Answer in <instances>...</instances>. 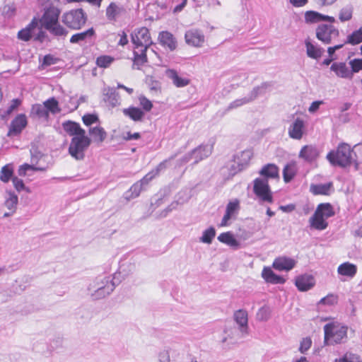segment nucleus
I'll use <instances>...</instances> for the list:
<instances>
[{
    "instance_id": "37998d69",
    "label": "nucleus",
    "mask_w": 362,
    "mask_h": 362,
    "mask_svg": "<svg viewBox=\"0 0 362 362\" xmlns=\"http://www.w3.org/2000/svg\"><path fill=\"white\" fill-rule=\"evenodd\" d=\"M336 362H362V359L359 355L348 352L341 358L336 360Z\"/></svg>"
},
{
    "instance_id": "e433bc0d",
    "label": "nucleus",
    "mask_w": 362,
    "mask_h": 362,
    "mask_svg": "<svg viewBox=\"0 0 362 362\" xmlns=\"http://www.w3.org/2000/svg\"><path fill=\"white\" fill-rule=\"evenodd\" d=\"M115 61V58L109 55H101L97 57L96 64L100 68H107Z\"/></svg>"
},
{
    "instance_id": "423d86ee",
    "label": "nucleus",
    "mask_w": 362,
    "mask_h": 362,
    "mask_svg": "<svg viewBox=\"0 0 362 362\" xmlns=\"http://www.w3.org/2000/svg\"><path fill=\"white\" fill-rule=\"evenodd\" d=\"M334 18L318 13V40L329 43L333 37L339 35V31L332 25Z\"/></svg>"
},
{
    "instance_id": "a19ab883",
    "label": "nucleus",
    "mask_w": 362,
    "mask_h": 362,
    "mask_svg": "<svg viewBox=\"0 0 362 362\" xmlns=\"http://www.w3.org/2000/svg\"><path fill=\"white\" fill-rule=\"evenodd\" d=\"M339 297L337 294L329 293L325 297L322 298L318 303L325 305H334L338 303Z\"/></svg>"
},
{
    "instance_id": "b1692460",
    "label": "nucleus",
    "mask_w": 362,
    "mask_h": 362,
    "mask_svg": "<svg viewBox=\"0 0 362 362\" xmlns=\"http://www.w3.org/2000/svg\"><path fill=\"white\" fill-rule=\"evenodd\" d=\"M279 170L276 165L273 163H269L262 167L261 170L259 171V174L264 176L265 178H279Z\"/></svg>"
},
{
    "instance_id": "6e6552de",
    "label": "nucleus",
    "mask_w": 362,
    "mask_h": 362,
    "mask_svg": "<svg viewBox=\"0 0 362 362\" xmlns=\"http://www.w3.org/2000/svg\"><path fill=\"white\" fill-rule=\"evenodd\" d=\"M253 192L255 194L262 202L269 204L273 203V194L267 179L256 178L254 180Z\"/></svg>"
},
{
    "instance_id": "7ed1b4c3",
    "label": "nucleus",
    "mask_w": 362,
    "mask_h": 362,
    "mask_svg": "<svg viewBox=\"0 0 362 362\" xmlns=\"http://www.w3.org/2000/svg\"><path fill=\"white\" fill-rule=\"evenodd\" d=\"M61 10L58 7V0H47L44 4L43 13L39 19L42 28L57 37H65L68 31L59 23Z\"/></svg>"
},
{
    "instance_id": "6ab92c4d",
    "label": "nucleus",
    "mask_w": 362,
    "mask_h": 362,
    "mask_svg": "<svg viewBox=\"0 0 362 362\" xmlns=\"http://www.w3.org/2000/svg\"><path fill=\"white\" fill-rule=\"evenodd\" d=\"M38 25V20L36 18H33L30 23L25 28L21 29L18 33V39L27 42L29 41Z\"/></svg>"
},
{
    "instance_id": "7c9ffc66",
    "label": "nucleus",
    "mask_w": 362,
    "mask_h": 362,
    "mask_svg": "<svg viewBox=\"0 0 362 362\" xmlns=\"http://www.w3.org/2000/svg\"><path fill=\"white\" fill-rule=\"evenodd\" d=\"M48 165L35 166L33 164L24 163L19 166L18 173L20 176H25L28 170L33 171H45L48 168Z\"/></svg>"
},
{
    "instance_id": "f257e3e1",
    "label": "nucleus",
    "mask_w": 362,
    "mask_h": 362,
    "mask_svg": "<svg viewBox=\"0 0 362 362\" xmlns=\"http://www.w3.org/2000/svg\"><path fill=\"white\" fill-rule=\"evenodd\" d=\"M62 127L72 137L69 147V154L77 160L83 159L84 152L91 144L85 129L78 123L71 120L63 122Z\"/></svg>"
},
{
    "instance_id": "338daca9",
    "label": "nucleus",
    "mask_w": 362,
    "mask_h": 362,
    "mask_svg": "<svg viewBox=\"0 0 362 362\" xmlns=\"http://www.w3.org/2000/svg\"><path fill=\"white\" fill-rule=\"evenodd\" d=\"M170 357L167 353H163L160 354V362H169Z\"/></svg>"
},
{
    "instance_id": "4d7b16f0",
    "label": "nucleus",
    "mask_w": 362,
    "mask_h": 362,
    "mask_svg": "<svg viewBox=\"0 0 362 362\" xmlns=\"http://www.w3.org/2000/svg\"><path fill=\"white\" fill-rule=\"evenodd\" d=\"M12 182H13L15 189L17 191L21 192L24 189L25 185H24L23 180H21L17 177H13L12 178Z\"/></svg>"
},
{
    "instance_id": "bb28decb",
    "label": "nucleus",
    "mask_w": 362,
    "mask_h": 362,
    "mask_svg": "<svg viewBox=\"0 0 362 362\" xmlns=\"http://www.w3.org/2000/svg\"><path fill=\"white\" fill-rule=\"evenodd\" d=\"M316 156L317 150L311 146H304L299 153V158L309 163L313 161Z\"/></svg>"
},
{
    "instance_id": "4c0bfd02",
    "label": "nucleus",
    "mask_w": 362,
    "mask_h": 362,
    "mask_svg": "<svg viewBox=\"0 0 362 362\" xmlns=\"http://www.w3.org/2000/svg\"><path fill=\"white\" fill-rule=\"evenodd\" d=\"M107 100L112 106L120 105L119 95L113 89H109L107 93Z\"/></svg>"
},
{
    "instance_id": "0e129e2a",
    "label": "nucleus",
    "mask_w": 362,
    "mask_h": 362,
    "mask_svg": "<svg viewBox=\"0 0 362 362\" xmlns=\"http://www.w3.org/2000/svg\"><path fill=\"white\" fill-rule=\"evenodd\" d=\"M337 0H318V4L321 6H329L335 3Z\"/></svg>"
},
{
    "instance_id": "473e14b6",
    "label": "nucleus",
    "mask_w": 362,
    "mask_h": 362,
    "mask_svg": "<svg viewBox=\"0 0 362 362\" xmlns=\"http://www.w3.org/2000/svg\"><path fill=\"white\" fill-rule=\"evenodd\" d=\"M165 168V165L163 163H160L155 170L147 173L140 181V186L144 185H147L150 181H151L154 177H156L160 173L162 168Z\"/></svg>"
},
{
    "instance_id": "aec40b11",
    "label": "nucleus",
    "mask_w": 362,
    "mask_h": 362,
    "mask_svg": "<svg viewBox=\"0 0 362 362\" xmlns=\"http://www.w3.org/2000/svg\"><path fill=\"white\" fill-rule=\"evenodd\" d=\"M298 165L296 161L288 163L283 169V179L284 182H290L298 173Z\"/></svg>"
},
{
    "instance_id": "20e7f679",
    "label": "nucleus",
    "mask_w": 362,
    "mask_h": 362,
    "mask_svg": "<svg viewBox=\"0 0 362 362\" xmlns=\"http://www.w3.org/2000/svg\"><path fill=\"white\" fill-rule=\"evenodd\" d=\"M133 43V67L140 69L148 62L146 52L152 44L149 30L146 27L136 30L132 35Z\"/></svg>"
},
{
    "instance_id": "393cba45",
    "label": "nucleus",
    "mask_w": 362,
    "mask_h": 362,
    "mask_svg": "<svg viewBox=\"0 0 362 362\" xmlns=\"http://www.w3.org/2000/svg\"><path fill=\"white\" fill-rule=\"evenodd\" d=\"M124 11L122 6H119L115 2H111L105 10V15L108 20L116 21L117 18Z\"/></svg>"
},
{
    "instance_id": "774afa93",
    "label": "nucleus",
    "mask_w": 362,
    "mask_h": 362,
    "mask_svg": "<svg viewBox=\"0 0 362 362\" xmlns=\"http://www.w3.org/2000/svg\"><path fill=\"white\" fill-rule=\"evenodd\" d=\"M117 88H121V89H124V90H126L129 94H132V93H133V91H134L132 88H128V87H127V86H124V85H122V84H120V83H119V84L117 85Z\"/></svg>"
},
{
    "instance_id": "a211bd4d",
    "label": "nucleus",
    "mask_w": 362,
    "mask_h": 362,
    "mask_svg": "<svg viewBox=\"0 0 362 362\" xmlns=\"http://www.w3.org/2000/svg\"><path fill=\"white\" fill-rule=\"evenodd\" d=\"M262 276L267 283L272 284H284L286 282V279L283 276L276 274L268 267H264L262 269Z\"/></svg>"
},
{
    "instance_id": "cd10ccee",
    "label": "nucleus",
    "mask_w": 362,
    "mask_h": 362,
    "mask_svg": "<svg viewBox=\"0 0 362 362\" xmlns=\"http://www.w3.org/2000/svg\"><path fill=\"white\" fill-rule=\"evenodd\" d=\"M89 134L93 137V141L97 143H102L107 137V132L103 127L96 126L89 129Z\"/></svg>"
},
{
    "instance_id": "9d476101",
    "label": "nucleus",
    "mask_w": 362,
    "mask_h": 362,
    "mask_svg": "<svg viewBox=\"0 0 362 362\" xmlns=\"http://www.w3.org/2000/svg\"><path fill=\"white\" fill-rule=\"evenodd\" d=\"M335 214L333 206L329 203L318 204V230H324L328 226L327 218Z\"/></svg>"
},
{
    "instance_id": "052dcab7",
    "label": "nucleus",
    "mask_w": 362,
    "mask_h": 362,
    "mask_svg": "<svg viewBox=\"0 0 362 362\" xmlns=\"http://www.w3.org/2000/svg\"><path fill=\"white\" fill-rule=\"evenodd\" d=\"M289 1L295 7H302L307 4L308 0H289Z\"/></svg>"
},
{
    "instance_id": "79ce46f5",
    "label": "nucleus",
    "mask_w": 362,
    "mask_h": 362,
    "mask_svg": "<svg viewBox=\"0 0 362 362\" xmlns=\"http://www.w3.org/2000/svg\"><path fill=\"white\" fill-rule=\"evenodd\" d=\"M22 100L18 98L13 99L11 101V103L6 110L4 112L2 115L3 117H6L12 114L14 111H16L18 107L21 105Z\"/></svg>"
},
{
    "instance_id": "de8ad7c7",
    "label": "nucleus",
    "mask_w": 362,
    "mask_h": 362,
    "mask_svg": "<svg viewBox=\"0 0 362 362\" xmlns=\"http://www.w3.org/2000/svg\"><path fill=\"white\" fill-rule=\"evenodd\" d=\"M139 105L142 107L144 112H150L153 108L152 102L144 95L139 97Z\"/></svg>"
},
{
    "instance_id": "c756f323",
    "label": "nucleus",
    "mask_w": 362,
    "mask_h": 362,
    "mask_svg": "<svg viewBox=\"0 0 362 362\" xmlns=\"http://www.w3.org/2000/svg\"><path fill=\"white\" fill-rule=\"evenodd\" d=\"M30 115L39 118L48 119L49 114L44 104H35L31 107Z\"/></svg>"
},
{
    "instance_id": "ddd939ff",
    "label": "nucleus",
    "mask_w": 362,
    "mask_h": 362,
    "mask_svg": "<svg viewBox=\"0 0 362 362\" xmlns=\"http://www.w3.org/2000/svg\"><path fill=\"white\" fill-rule=\"evenodd\" d=\"M240 209V201L238 199L230 201L226 206V213L219 226H227L229 224V221L238 214Z\"/></svg>"
},
{
    "instance_id": "13d9d810",
    "label": "nucleus",
    "mask_w": 362,
    "mask_h": 362,
    "mask_svg": "<svg viewBox=\"0 0 362 362\" xmlns=\"http://www.w3.org/2000/svg\"><path fill=\"white\" fill-rule=\"evenodd\" d=\"M141 138V134L139 132H135L134 134L131 133L130 132H128L126 133L125 135L123 136V139L125 141H130V140H137Z\"/></svg>"
},
{
    "instance_id": "e2e57ef3",
    "label": "nucleus",
    "mask_w": 362,
    "mask_h": 362,
    "mask_svg": "<svg viewBox=\"0 0 362 362\" xmlns=\"http://www.w3.org/2000/svg\"><path fill=\"white\" fill-rule=\"evenodd\" d=\"M310 226L314 228H317V210L310 218Z\"/></svg>"
},
{
    "instance_id": "09e8293b",
    "label": "nucleus",
    "mask_w": 362,
    "mask_h": 362,
    "mask_svg": "<svg viewBox=\"0 0 362 362\" xmlns=\"http://www.w3.org/2000/svg\"><path fill=\"white\" fill-rule=\"evenodd\" d=\"M306 52L308 57L317 59V50L315 47L310 42V38L305 40Z\"/></svg>"
},
{
    "instance_id": "c03bdc74",
    "label": "nucleus",
    "mask_w": 362,
    "mask_h": 362,
    "mask_svg": "<svg viewBox=\"0 0 362 362\" xmlns=\"http://www.w3.org/2000/svg\"><path fill=\"white\" fill-rule=\"evenodd\" d=\"M215 235L216 230L213 227H211L204 232L201 238V241L209 244L212 242V240L214 239Z\"/></svg>"
},
{
    "instance_id": "c9c22d12",
    "label": "nucleus",
    "mask_w": 362,
    "mask_h": 362,
    "mask_svg": "<svg viewBox=\"0 0 362 362\" xmlns=\"http://www.w3.org/2000/svg\"><path fill=\"white\" fill-rule=\"evenodd\" d=\"M46 110L48 112H51L53 114L59 113L61 109L59 107V103L54 98H50L43 103Z\"/></svg>"
},
{
    "instance_id": "f3484780",
    "label": "nucleus",
    "mask_w": 362,
    "mask_h": 362,
    "mask_svg": "<svg viewBox=\"0 0 362 362\" xmlns=\"http://www.w3.org/2000/svg\"><path fill=\"white\" fill-rule=\"evenodd\" d=\"M159 43L168 48L170 51H173L177 48V41L173 35L168 31H162L158 35Z\"/></svg>"
},
{
    "instance_id": "9b49d317",
    "label": "nucleus",
    "mask_w": 362,
    "mask_h": 362,
    "mask_svg": "<svg viewBox=\"0 0 362 362\" xmlns=\"http://www.w3.org/2000/svg\"><path fill=\"white\" fill-rule=\"evenodd\" d=\"M185 40L189 46L201 47L205 42V36L202 30L191 28L185 33Z\"/></svg>"
},
{
    "instance_id": "f8f14e48",
    "label": "nucleus",
    "mask_w": 362,
    "mask_h": 362,
    "mask_svg": "<svg viewBox=\"0 0 362 362\" xmlns=\"http://www.w3.org/2000/svg\"><path fill=\"white\" fill-rule=\"evenodd\" d=\"M305 130V121L297 117L289 125L288 134L291 139L299 140L303 137Z\"/></svg>"
},
{
    "instance_id": "5701e85b",
    "label": "nucleus",
    "mask_w": 362,
    "mask_h": 362,
    "mask_svg": "<svg viewBox=\"0 0 362 362\" xmlns=\"http://www.w3.org/2000/svg\"><path fill=\"white\" fill-rule=\"evenodd\" d=\"M331 69L341 78H351V71L344 62H335L332 64Z\"/></svg>"
},
{
    "instance_id": "412c9836",
    "label": "nucleus",
    "mask_w": 362,
    "mask_h": 362,
    "mask_svg": "<svg viewBox=\"0 0 362 362\" xmlns=\"http://www.w3.org/2000/svg\"><path fill=\"white\" fill-rule=\"evenodd\" d=\"M124 116L129 117L134 122H141L144 117V112L139 107L130 106L122 110Z\"/></svg>"
},
{
    "instance_id": "680f3d73",
    "label": "nucleus",
    "mask_w": 362,
    "mask_h": 362,
    "mask_svg": "<svg viewBox=\"0 0 362 362\" xmlns=\"http://www.w3.org/2000/svg\"><path fill=\"white\" fill-rule=\"evenodd\" d=\"M280 209L285 212H291L295 209V206L293 204H288L286 206H281Z\"/></svg>"
},
{
    "instance_id": "f03ea898",
    "label": "nucleus",
    "mask_w": 362,
    "mask_h": 362,
    "mask_svg": "<svg viewBox=\"0 0 362 362\" xmlns=\"http://www.w3.org/2000/svg\"><path fill=\"white\" fill-rule=\"evenodd\" d=\"M327 158L334 165L347 168L354 164L356 167L362 163V145L357 144L353 148L346 143H341L335 151H330Z\"/></svg>"
},
{
    "instance_id": "c85d7f7f",
    "label": "nucleus",
    "mask_w": 362,
    "mask_h": 362,
    "mask_svg": "<svg viewBox=\"0 0 362 362\" xmlns=\"http://www.w3.org/2000/svg\"><path fill=\"white\" fill-rule=\"evenodd\" d=\"M218 240L230 247L238 248L240 246L239 242L235 238L230 232L222 233L218 236Z\"/></svg>"
},
{
    "instance_id": "1a4fd4ad",
    "label": "nucleus",
    "mask_w": 362,
    "mask_h": 362,
    "mask_svg": "<svg viewBox=\"0 0 362 362\" xmlns=\"http://www.w3.org/2000/svg\"><path fill=\"white\" fill-rule=\"evenodd\" d=\"M28 123L27 116L23 114H18L11 122L7 132L8 136H16L21 134Z\"/></svg>"
},
{
    "instance_id": "8fccbe9b",
    "label": "nucleus",
    "mask_w": 362,
    "mask_h": 362,
    "mask_svg": "<svg viewBox=\"0 0 362 362\" xmlns=\"http://www.w3.org/2000/svg\"><path fill=\"white\" fill-rule=\"evenodd\" d=\"M351 74L362 70V59H354L349 62Z\"/></svg>"
},
{
    "instance_id": "a18cd8bd",
    "label": "nucleus",
    "mask_w": 362,
    "mask_h": 362,
    "mask_svg": "<svg viewBox=\"0 0 362 362\" xmlns=\"http://www.w3.org/2000/svg\"><path fill=\"white\" fill-rule=\"evenodd\" d=\"M333 190L332 182L318 185V194L329 195Z\"/></svg>"
},
{
    "instance_id": "864d4df0",
    "label": "nucleus",
    "mask_w": 362,
    "mask_h": 362,
    "mask_svg": "<svg viewBox=\"0 0 362 362\" xmlns=\"http://www.w3.org/2000/svg\"><path fill=\"white\" fill-rule=\"evenodd\" d=\"M352 18V10L350 8H344L340 11L339 19L341 21H347Z\"/></svg>"
},
{
    "instance_id": "49530a36",
    "label": "nucleus",
    "mask_w": 362,
    "mask_h": 362,
    "mask_svg": "<svg viewBox=\"0 0 362 362\" xmlns=\"http://www.w3.org/2000/svg\"><path fill=\"white\" fill-rule=\"evenodd\" d=\"M252 158V153L250 151L246 150L242 151L240 155H238L236 158L239 160L241 158V160L238 162L239 165H247Z\"/></svg>"
},
{
    "instance_id": "6e6d98bb",
    "label": "nucleus",
    "mask_w": 362,
    "mask_h": 362,
    "mask_svg": "<svg viewBox=\"0 0 362 362\" xmlns=\"http://www.w3.org/2000/svg\"><path fill=\"white\" fill-rule=\"evenodd\" d=\"M305 21L307 23H314L317 22V12L308 11L305 13Z\"/></svg>"
},
{
    "instance_id": "4be33fe9",
    "label": "nucleus",
    "mask_w": 362,
    "mask_h": 362,
    "mask_svg": "<svg viewBox=\"0 0 362 362\" xmlns=\"http://www.w3.org/2000/svg\"><path fill=\"white\" fill-rule=\"evenodd\" d=\"M337 272L339 275L353 278L357 273V267L352 263L346 262L338 267Z\"/></svg>"
},
{
    "instance_id": "603ef678",
    "label": "nucleus",
    "mask_w": 362,
    "mask_h": 362,
    "mask_svg": "<svg viewBox=\"0 0 362 362\" xmlns=\"http://www.w3.org/2000/svg\"><path fill=\"white\" fill-rule=\"evenodd\" d=\"M342 47H343V45L341 44V45H335L334 47H328L327 52L329 54V58L327 59H325V61L323 62V64L325 65H329L334 60L333 54H334L335 51L337 49L341 48Z\"/></svg>"
},
{
    "instance_id": "2eb2a0df",
    "label": "nucleus",
    "mask_w": 362,
    "mask_h": 362,
    "mask_svg": "<svg viewBox=\"0 0 362 362\" xmlns=\"http://www.w3.org/2000/svg\"><path fill=\"white\" fill-rule=\"evenodd\" d=\"M165 74L167 77L172 81L173 85L177 88L185 87L191 83V80L189 78L180 76L178 72L175 69H167L165 71Z\"/></svg>"
},
{
    "instance_id": "5fc2aeb1",
    "label": "nucleus",
    "mask_w": 362,
    "mask_h": 362,
    "mask_svg": "<svg viewBox=\"0 0 362 362\" xmlns=\"http://www.w3.org/2000/svg\"><path fill=\"white\" fill-rule=\"evenodd\" d=\"M311 344H312V341H311L310 338H309V337L303 338V340L300 341L299 351L303 354L305 353L306 351H308L310 348Z\"/></svg>"
},
{
    "instance_id": "39448f33",
    "label": "nucleus",
    "mask_w": 362,
    "mask_h": 362,
    "mask_svg": "<svg viewBox=\"0 0 362 362\" xmlns=\"http://www.w3.org/2000/svg\"><path fill=\"white\" fill-rule=\"evenodd\" d=\"M347 326L337 321L326 324L324 327V343L326 345L341 344L347 337Z\"/></svg>"
},
{
    "instance_id": "a878e982",
    "label": "nucleus",
    "mask_w": 362,
    "mask_h": 362,
    "mask_svg": "<svg viewBox=\"0 0 362 362\" xmlns=\"http://www.w3.org/2000/svg\"><path fill=\"white\" fill-rule=\"evenodd\" d=\"M95 34V30L90 28L86 31L74 34L70 38V42L72 44L79 43L86 40L88 38H91Z\"/></svg>"
},
{
    "instance_id": "69168bd1",
    "label": "nucleus",
    "mask_w": 362,
    "mask_h": 362,
    "mask_svg": "<svg viewBox=\"0 0 362 362\" xmlns=\"http://www.w3.org/2000/svg\"><path fill=\"white\" fill-rule=\"evenodd\" d=\"M187 0H182V3L180 5H177L175 7L174 11L178 12L180 11L187 4Z\"/></svg>"
},
{
    "instance_id": "3c124183",
    "label": "nucleus",
    "mask_w": 362,
    "mask_h": 362,
    "mask_svg": "<svg viewBox=\"0 0 362 362\" xmlns=\"http://www.w3.org/2000/svg\"><path fill=\"white\" fill-rule=\"evenodd\" d=\"M82 121L86 126H90L98 121V117L94 114H86L82 117Z\"/></svg>"
},
{
    "instance_id": "dca6fc26",
    "label": "nucleus",
    "mask_w": 362,
    "mask_h": 362,
    "mask_svg": "<svg viewBox=\"0 0 362 362\" xmlns=\"http://www.w3.org/2000/svg\"><path fill=\"white\" fill-rule=\"evenodd\" d=\"M315 284V279L311 275L303 274L297 276L295 285L300 291H306L313 288Z\"/></svg>"
},
{
    "instance_id": "72a5a7b5",
    "label": "nucleus",
    "mask_w": 362,
    "mask_h": 362,
    "mask_svg": "<svg viewBox=\"0 0 362 362\" xmlns=\"http://www.w3.org/2000/svg\"><path fill=\"white\" fill-rule=\"evenodd\" d=\"M362 42V28L348 35L346 43L356 45Z\"/></svg>"
},
{
    "instance_id": "2f4dec72",
    "label": "nucleus",
    "mask_w": 362,
    "mask_h": 362,
    "mask_svg": "<svg viewBox=\"0 0 362 362\" xmlns=\"http://www.w3.org/2000/svg\"><path fill=\"white\" fill-rule=\"evenodd\" d=\"M234 320L240 327H247L248 322V315L246 310L240 309L234 313Z\"/></svg>"
},
{
    "instance_id": "0eeeda50",
    "label": "nucleus",
    "mask_w": 362,
    "mask_h": 362,
    "mask_svg": "<svg viewBox=\"0 0 362 362\" xmlns=\"http://www.w3.org/2000/svg\"><path fill=\"white\" fill-rule=\"evenodd\" d=\"M86 20V14L82 8L72 9L62 15L63 23L72 30L81 29Z\"/></svg>"
},
{
    "instance_id": "4468645a",
    "label": "nucleus",
    "mask_w": 362,
    "mask_h": 362,
    "mask_svg": "<svg viewBox=\"0 0 362 362\" xmlns=\"http://www.w3.org/2000/svg\"><path fill=\"white\" fill-rule=\"evenodd\" d=\"M296 264V260L292 258L281 256L274 259L272 267L278 271H290Z\"/></svg>"
},
{
    "instance_id": "bf43d9fd",
    "label": "nucleus",
    "mask_w": 362,
    "mask_h": 362,
    "mask_svg": "<svg viewBox=\"0 0 362 362\" xmlns=\"http://www.w3.org/2000/svg\"><path fill=\"white\" fill-rule=\"evenodd\" d=\"M119 40L118 42V44L122 46H124L128 44V38L126 33L124 31H122V33L119 34Z\"/></svg>"
},
{
    "instance_id": "58836bf2",
    "label": "nucleus",
    "mask_w": 362,
    "mask_h": 362,
    "mask_svg": "<svg viewBox=\"0 0 362 362\" xmlns=\"http://www.w3.org/2000/svg\"><path fill=\"white\" fill-rule=\"evenodd\" d=\"M45 155L40 151H31L30 163L35 166H45L48 165L47 163H45L43 165L40 163L41 160H44Z\"/></svg>"
},
{
    "instance_id": "ea45409f",
    "label": "nucleus",
    "mask_w": 362,
    "mask_h": 362,
    "mask_svg": "<svg viewBox=\"0 0 362 362\" xmlns=\"http://www.w3.org/2000/svg\"><path fill=\"white\" fill-rule=\"evenodd\" d=\"M4 204L11 214L13 213L17 207L18 197L14 194H10Z\"/></svg>"
},
{
    "instance_id": "f704fd0d",
    "label": "nucleus",
    "mask_w": 362,
    "mask_h": 362,
    "mask_svg": "<svg viewBox=\"0 0 362 362\" xmlns=\"http://www.w3.org/2000/svg\"><path fill=\"white\" fill-rule=\"evenodd\" d=\"M13 174V167L11 165H6L0 170V180L6 183L11 179Z\"/></svg>"
}]
</instances>
